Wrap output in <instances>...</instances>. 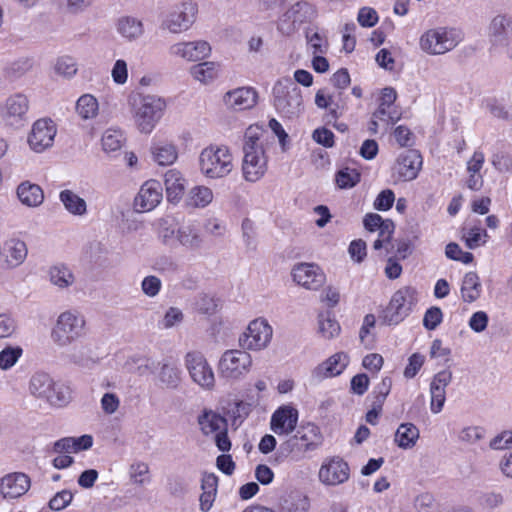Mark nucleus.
Segmentation results:
<instances>
[{"instance_id":"obj_28","label":"nucleus","mask_w":512,"mask_h":512,"mask_svg":"<svg viewBox=\"0 0 512 512\" xmlns=\"http://www.w3.org/2000/svg\"><path fill=\"white\" fill-rule=\"evenodd\" d=\"M512 34V18L507 14H498L488 26V38L495 47L504 46Z\"/></svg>"},{"instance_id":"obj_17","label":"nucleus","mask_w":512,"mask_h":512,"mask_svg":"<svg viewBox=\"0 0 512 512\" xmlns=\"http://www.w3.org/2000/svg\"><path fill=\"white\" fill-rule=\"evenodd\" d=\"M209 42L203 39L180 40L171 44L168 54L171 58L184 62H200L211 55Z\"/></svg>"},{"instance_id":"obj_27","label":"nucleus","mask_w":512,"mask_h":512,"mask_svg":"<svg viewBox=\"0 0 512 512\" xmlns=\"http://www.w3.org/2000/svg\"><path fill=\"white\" fill-rule=\"evenodd\" d=\"M349 364V356L344 352H337L316 366L312 377L316 380L331 378L340 375Z\"/></svg>"},{"instance_id":"obj_19","label":"nucleus","mask_w":512,"mask_h":512,"mask_svg":"<svg viewBox=\"0 0 512 512\" xmlns=\"http://www.w3.org/2000/svg\"><path fill=\"white\" fill-rule=\"evenodd\" d=\"M56 134L57 126L54 121L41 118L33 123L27 143L32 151L42 153L52 147Z\"/></svg>"},{"instance_id":"obj_8","label":"nucleus","mask_w":512,"mask_h":512,"mask_svg":"<svg viewBox=\"0 0 512 512\" xmlns=\"http://www.w3.org/2000/svg\"><path fill=\"white\" fill-rule=\"evenodd\" d=\"M419 301L418 290L413 286H403L392 295L383 310L382 319L387 325H397L406 319Z\"/></svg>"},{"instance_id":"obj_7","label":"nucleus","mask_w":512,"mask_h":512,"mask_svg":"<svg viewBox=\"0 0 512 512\" xmlns=\"http://www.w3.org/2000/svg\"><path fill=\"white\" fill-rule=\"evenodd\" d=\"M273 106L282 117L293 119L304 110L301 89L289 78L278 80L272 89Z\"/></svg>"},{"instance_id":"obj_38","label":"nucleus","mask_w":512,"mask_h":512,"mask_svg":"<svg viewBox=\"0 0 512 512\" xmlns=\"http://www.w3.org/2000/svg\"><path fill=\"white\" fill-rule=\"evenodd\" d=\"M420 437L419 429L413 423H402L398 426L394 442L395 444L404 450L412 449Z\"/></svg>"},{"instance_id":"obj_31","label":"nucleus","mask_w":512,"mask_h":512,"mask_svg":"<svg viewBox=\"0 0 512 512\" xmlns=\"http://www.w3.org/2000/svg\"><path fill=\"white\" fill-rule=\"evenodd\" d=\"M93 445V438L90 435L80 437H64L53 444V452L58 454L77 453L87 450Z\"/></svg>"},{"instance_id":"obj_11","label":"nucleus","mask_w":512,"mask_h":512,"mask_svg":"<svg viewBox=\"0 0 512 512\" xmlns=\"http://www.w3.org/2000/svg\"><path fill=\"white\" fill-rule=\"evenodd\" d=\"M198 14V6L192 1L178 3L162 16L160 27L171 34H182L191 29Z\"/></svg>"},{"instance_id":"obj_1","label":"nucleus","mask_w":512,"mask_h":512,"mask_svg":"<svg viewBox=\"0 0 512 512\" xmlns=\"http://www.w3.org/2000/svg\"><path fill=\"white\" fill-rule=\"evenodd\" d=\"M86 335L85 316L76 310L61 312L50 331L52 343L60 349H66L64 359L80 367H89L93 363L91 348L79 342Z\"/></svg>"},{"instance_id":"obj_54","label":"nucleus","mask_w":512,"mask_h":512,"mask_svg":"<svg viewBox=\"0 0 512 512\" xmlns=\"http://www.w3.org/2000/svg\"><path fill=\"white\" fill-rule=\"evenodd\" d=\"M395 225L392 220L386 219V224H383L378 231V238L373 243L374 250L382 249L386 244H389L394 234Z\"/></svg>"},{"instance_id":"obj_60","label":"nucleus","mask_w":512,"mask_h":512,"mask_svg":"<svg viewBox=\"0 0 512 512\" xmlns=\"http://www.w3.org/2000/svg\"><path fill=\"white\" fill-rule=\"evenodd\" d=\"M130 477L136 484H146L150 481L149 467L144 462L133 463L130 467Z\"/></svg>"},{"instance_id":"obj_35","label":"nucleus","mask_w":512,"mask_h":512,"mask_svg":"<svg viewBox=\"0 0 512 512\" xmlns=\"http://www.w3.org/2000/svg\"><path fill=\"white\" fill-rule=\"evenodd\" d=\"M59 200L69 214L78 217H83L87 214V203L85 199L80 197L73 190L64 189L60 191Z\"/></svg>"},{"instance_id":"obj_24","label":"nucleus","mask_w":512,"mask_h":512,"mask_svg":"<svg viewBox=\"0 0 512 512\" xmlns=\"http://www.w3.org/2000/svg\"><path fill=\"white\" fill-rule=\"evenodd\" d=\"M298 417V410L293 406H280L271 416L270 428L278 436H287L295 430Z\"/></svg>"},{"instance_id":"obj_16","label":"nucleus","mask_w":512,"mask_h":512,"mask_svg":"<svg viewBox=\"0 0 512 512\" xmlns=\"http://www.w3.org/2000/svg\"><path fill=\"white\" fill-rule=\"evenodd\" d=\"M185 367L192 381L202 389L210 391L215 387L214 371L201 352H188L185 356Z\"/></svg>"},{"instance_id":"obj_26","label":"nucleus","mask_w":512,"mask_h":512,"mask_svg":"<svg viewBox=\"0 0 512 512\" xmlns=\"http://www.w3.org/2000/svg\"><path fill=\"white\" fill-rule=\"evenodd\" d=\"M422 166V157L416 150H408L400 154L394 167L398 179L402 181L414 180Z\"/></svg>"},{"instance_id":"obj_56","label":"nucleus","mask_w":512,"mask_h":512,"mask_svg":"<svg viewBox=\"0 0 512 512\" xmlns=\"http://www.w3.org/2000/svg\"><path fill=\"white\" fill-rule=\"evenodd\" d=\"M485 430L478 426H467L458 433V440L466 444H475L483 439Z\"/></svg>"},{"instance_id":"obj_48","label":"nucleus","mask_w":512,"mask_h":512,"mask_svg":"<svg viewBox=\"0 0 512 512\" xmlns=\"http://www.w3.org/2000/svg\"><path fill=\"white\" fill-rule=\"evenodd\" d=\"M23 352L20 346H5L0 351V370L8 371L12 369L22 357Z\"/></svg>"},{"instance_id":"obj_45","label":"nucleus","mask_w":512,"mask_h":512,"mask_svg":"<svg viewBox=\"0 0 512 512\" xmlns=\"http://www.w3.org/2000/svg\"><path fill=\"white\" fill-rule=\"evenodd\" d=\"M315 105L319 109H328L333 119H338L343 114V107L333 103V97L326 89H319L315 94Z\"/></svg>"},{"instance_id":"obj_29","label":"nucleus","mask_w":512,"mask_h":512,"mask_svg":"<svg viewBox=\"0 0 512 512\" xmlns=\"http://www.w3.org/2000/svg\"><path fill=\"white\" fill-rule=\"evenodd\" d=\"M115 30L126 42H136L145 34L143 21L135 16L124 15L116 19Z\"/></svg>"},{"instance_id":"obj_10","label":"nucleus","mask_w":512,"mask_h":512,"mask_svg":"<svg viewBox=\"0 0 512 512\" xmlns=\"http://www.w3.org/2000/svg\"><path fill=\"white\" fill-rule=\"evenodd\" d=\"M397 92L392 87H385L381 90L378 99V107L373 112L370 122L368 123V131L376 134L380 127L388 129L401 118V110L395 104Z\"/></svg>"},{"instance_id":"obj_62","label":"nucleus","mask_w":512,"mask_h":512,"mask_svg":"<svg viewBox=\"0 0 512 512\" xmlns=\"http://www.w3.org/2000/svg\"><path fill=\"white\" fill-rule=\"evenodd\" d=\"M111 77L115 84L124 85L128 81V65L124 59H117L111 69Z\"/></svg>"},{"instance_id":"obj_63","label":"nucleus","mask_w":512,"mask_h":512,"mask_svg":"<svg viewBox=\"0 0 512 512\" xmlns=\"http://www.w3.org/2000/svg\"><path fill=\"white\" fill-rule=\"evenodd\" d=\"M121 401L117 394L106 392L100 399V406L104 414L112 415L116 413L120 407Z\"/></svg>"},{"instance_id":"obj_49","label":"nucleus","mask_w":512,"mask_h":512,"mask_svg":"<svg viewBox=\"0 0 512 512\" xmlns=\"http://www.w3.org/2000/svg\"><path fill=\"white\" fill-rule=\"evenodd\" d=\"M361 175L354 169L345 167L340 169L335 175V183L340 189H350L360 182Z\"/></svg>"},{"instance_id":"obj_41","label":"nucleus","mask_w":512,"mask_h":512,"mask_svg":"<svg viewBox=\"0 0 512 512\" xmlns=\"http://www.w3.org/2000/svg\"><path fill=\"white\" fill-rule=\"evenodd\" d=\"M181 245L195 250L202 246L203 239L199 229L194 224H185L177 228V239Z\"/></svg>"},{"instance_id":"obj_61","label":"nucleus","mask_w":512,"mask_h":512,"mask_svg":"<svg viewBox=\"0 0 512 512\" xmlns=\"http://www.w3.org/2000/svg\"><path fill=\"white\" fill-rule=\"evenodd\" d=\"M17 331V322L9 313L0 314V339L11 338Z\"/></svg>"},{"instance_id":"obj_37","label":"nucleus","mask_w":512,"mask_h":512,"mask_svg":"<svg viewBox=\"0 0 512 512\" xmlns=\"http://www.w3.org/2000/svg\"><path fill=\"white\" fill-rule=\"evenodd\" d=\"M301 441V446L305 451L315 449L322 441V436L318 426L308 423L297 431V434L288 440V444L293 441Z\"/></svg>"},{"instance_id":"obj_40","label":"nucleus","mask_w":512,"mask_h":512,"mask_svg":"<svg viewBox=\"0 0 512 512\" xmlns=\"http://www.w3.org/2000/svg\"><path fill=\"white\" fill-rule=\"evenodd\" d=\"M17 196L20 202L28 207H37L44 200L41 187L30 182H23L18 186Z\"/></svg>"},{"instance_id":"obj_12","label":"nucleus","mask_w":512,"mask_h":512,"mask_svg":"<svg viewBox=\"0 0 512 512\" xmlns=\"http://www.w3.org/2000/svg\"><path fill=\"white\" fill-rule=\"evenodd\" d=\"M198 424L205 436H212L214 438L215 444L220 451L228 452L231 449V441L228 437V423L225 417L211 409H204L198 416Z\"/></svg>"},{"instance_id":"obj_47","label":"nucleus","mask_w":512,"mask_h":512,"mask_svg":"<svg viewBox=\"0 0 512 512\" xmlns=\"http://www.w3.org/2000/svg\"><path fill=\"white\" fill-rule=\"evenodd\" d=\"M7 258L12 266H18L27 257V246L24 241L19 239H11L7 242Z\"/></svg>"},{"instance_id":"obj_53","label":"nucleus","mask_w":512,"mask_h":512,"mask_svg":"<svg viewBox=\"0 0 512 512\" xmlns=\"http://www.w3.org/2000/svg\"><path fill=\"white\" fill-rule=\"evenodd\" d=\"M184 320V314L178 307H169L164 313L161 320L158 321V326L161 329H171L180 325Z\"/></svg>"},{"instance_id":"obj_58","label":"nucleus","mask_w":512,"mask_h":512,"mask_svg":"<svg viewBox=\"0 0 512 512\" xmlns=\"http://www.w3.org/2000/svg\"><path fill=\"white\" fill-rule=\"evenodd\" d=\"M443 321V312L439 307L432 306L426 310L423 317V326L427 330H435Z\"/></svg>"},{"instance_id":"obj_23","label":"nucleus","mask_w":512,"mask_h":512,"mask_svg":"<svg viewBox=\"0 0 512 512\" xmlns=\"http://www.w3.org/2000/svg\"><path fill=\"white\" fill-rule=\"evenodd\" d=\"M453 374L449 369L436 373L430 383V410L433 414L442 411L446 401V388L452 382Z\"/></svg>"},{"instance_id":"obj_2","label":"nucleus","mask_w":512,"mask_h":512,"mask_svg":"<svg viewBox=\"0 0 512 512\" xmlns=\"http://www.w3.org/2000/svg\"><path fill=\"white\" fill-rule=\"evenodd\" d=\"M267 132L259 125H250L243 138L242 174L247 182H257L265 175L268 166Z\"/></svg>"},{"instance_id":"obj_5","label":"nucleus","mask_w":512,"mask_h":512,"mask_svg":"<svg viewBox=\"0 0 512 512\" xmlns=\"http://www.w3.org/2000/svg\"><path fill=\"white\" fill-rule=\"evenodd\" d=\"M463 40L462 32L453 27L437 26L425 30L419 37V48L430 56L444 55Z\"/></svg>"},{"instance_id":"obj_44","label":"nucleus","mask_w":512,"mask_h":512,"mask_svg":"<svg viewBox=\"0 0 512 512\" xmlns=\"http://www.w3.org/2000/svg\"><path fill=\"white\" fill-rule=\"evenodd\" d=\"M462 240L469 249H476L487 243L488 234L482 226L473 225L463 229Z\"/></svg>"},{"instance_id":"obj_30","label":"nucleus","mask_w":512,"mask_h":512,"mask_svg":"<svg viewBox=\"0 0 512 512\" xmlns=\"http://www.w3.org/2000/svg\"><path fill=\"white\" fill-rule=\"evenodd\" d=\"M151 157L160 166H169L178 159V148L173 141L154 138L149 148Z\"/></svg>"},{"instance_id":"obj_25","label":"nucleus","mask_w":512,"mask_h":512,"mask_svg":"<svg viewBox=\"0 0 512 512\" xmlns=\"http://www.w3.org/2000/svg\"><path fill=\"white\" fill-rule=\"evenodd\" d=\"M30 478L24 473H10L0 480V495L7 500L17 499L27 493Z\"/></svg>"},{"instance_id":"obj_50","label":"nucleus","mask_w":512,"mask_h":512,"mask_svg":"<svg viewBox=\"0 0 512 512\" xmlns=\"http://www.w3.org/2000/svg\"><path fill=\"white\" fill-rule=\"evenodd\" d=\"M31 68V60L28 58H21L7 64L4 69V75L10 81H15L29 72Z\"/></svg>"},{"instance_id":"obj_46","label":"nucleus","mask_w":512,"mask_h":512,"mask_svg":"<svg viewBox=\"0 0 512 512\" xmlns=\"http://www.w3.org/2000/svg\"><path fill=\"white\" fill-rule=\"evenodd\" d=\"M320 334L326 339H332L340 334L341 327L331 313H321L318 317Z\"/></svg>"},{"instance_id":"obj_6","label":"nucleus","mask_w":512,"mask_h":512,"mask_svg":"<svg viewBox=\"0 0 512 512\" xmlns=\"http://www.w3.org/2000/svg\"><path fill=\"white\" fill-rule=\"evenodd\" d=\"M131 104L135 125L145 134L154 130L167 106L165 99L156 95H140Z\"/></svg>"},{"instance_id":"obj_57","label":"nucleus","mask_w":512,"mask_h":512,"mask_svg":"<svg viewBox=\"0 0 512 512\" xmlns=\"http://www.w3.org/2000/svg\"><path fill=\"white\" fill-rule=\"evenodd\" d=\"M73 493L68 490L64 489L59 492H57L48 502V507L52 511H61L65 509L73 500Z\"/></svg>"},{"instance_id":"obj_15","label":"nucleus","mask_w":512,"mask_h":512,"mask_svg":"<svg viewBox=\"0 0 512 512\" xmlns=\"http://www.w3.org/2000/svg\"><path fill=\"white\" fill-rule=\"evenodd\" d=\"M272 335L273 330L267 320L257 318L248 324L246 330L239 337V344L245 350L260 351L269 345Z\"/></svg>"},{"instance_id":"obj_14","label":"nucleus","mask_w":512,"mask_h":512,"mask_svg":"<svg viewBox=\"0 0 512 512\" xmlns=\"http://www.w3.org/2000/svg\"><path fill=\"white\" fill-rule=\"evenodd\" d=\"M29 99L23 93L9 96L0 108V120L15 129L23 127L28 122Z\"/></svg>"},{"instance_id":"obj_22","label":"nucleus","mask_w":512,"mask_h":512,"mask_svg":"<svg viewBox=\"0 0 512 512\" xmlns=\"http://www.w3.org/2000/svg\"><path fill=\"white\" fill-rule=\"evenodd\" d=\"M258 102V92L250 86L237 87L223 95L226 108L233 111L252 109Z\"/></svg>"},{"instance_id":"obj_36","label":"nucleus","mask_w":512,"mask_h":512,"mask_svg":"<svg viewBox=\"0 0 512 512\" xmlns=\"http://www.w3.org/2000/svg\"><path fill=\"white\" fill-rule=\"evenodd\" d=\"M214 199L213 190L205 185L193 186L187 193L185 203L188 207L203 209L209 206Z\"/></svg>"},{"instance_id":"obj_32","label":"nucleus","mask_w":512,"mask_h":512,"mask_svg":"<svg viewBox=\"0 0 512 512\" xmlns=\"http://www.w3.org/2000/svg\"><path fill=\"white\" fill-rule=\"evenodd\" d=\"M167 199L170 202H178L185 191L186 179L177 169H169L164 174Z\"/></svg>"},{"instance_id":"obj_21","label":"nucleus","mask_w":512,"mask_h":512,"mask_svg":"<svg viewBox=\"0 0 512 512\" xmlns=\"http://www.w3.org/2000/svg\"><path fill=\"white\" fill-rule=\"evenodd\" d=\"M162 198L161 183L157 180H148L140 187L134 199V208L140 213L152 211L161 203Z\"/></svg>"},{"instance_id":"obj_39","label":"nucleus","mask_w":512,"mask_h":512,"mask_svg":"<svg viewBox=\"0 0 512 512\" xmlns=\"http://www.w3.org/2000/svg\"><path fill=\"white\" fill-rule=\"evenodd\" d=\"M460 292L465 303H473L479 299L482 293V284L477 273L468 272L464 275Z\"/></svg>"},{"instance_id":"obj_34","label":"nucleus","mask_w":512,"mask_h":512,"mask_svg":"<svg viewBox=\"0 0 512 512\" xmlns=\"http://www.w3.org/2000/svg\"><path fill=\"white\" fill-rule=\"evenodd\" d=\"M48 279L58 289H68L75 282L71 268L63 263L54 264L48 269Z\"/></svg>"},{"instance_id":"obj_59","label":"nucleus","mask_w":512,"mask_h":512,"mask_svg":"<svg viewBox=\"0 0 512 512\" xmlns=\"http://www.w3.org/2000/svg\"><path fill=\"white\" fill-rule=\"evenodd\" d=\"M445 254L449 259L470 264L473 261V254L463 251L457 243H449L446 246Z\"/></svg>"},{"instance_id":"obj_13","label":"nucleus","mask_w":512,"mask_h":512,"mask_svg":"<svg viewBox=\"0 0 512 512\" xmlns=\"http://www.w3.org/2000/svg\"><path fill=\"white\" fill-rule=\"evenodd\" d=\"M317 15V7L312 2L307 0L296 1L280 17L278 30L289 35L301 25L315 20Z\"/></svg>"},{"instance_id":"obj_52","label":"nucleus","mask_w":512,"mask_h":512,"mask_svg":"<svg viewBox=\"0 0 512 512\" xmlns=\"http://www.w3.org/2000/svg\"><path fill=\"white\" fill-rule=\"evenodd\" d=\"M181 371L175 365L164 364L159 373V379L167 388H176L181 380Z\"/></svg>"},{"instance_id":"obj_18","label":"nucleus","mask_w":512,"mask_h":512,"mask_svg":"<svg viewBox=\"0 0 512 512\" xmlns=\"http://www.w3.org/2000/svg\"><path fill=\"white\" fill-rule=\"evenodd\" d=\"M350 478L349 464L339 456L324 459L319 471L318 479L327 487H336L346 483Z\"/></svg>"},{"instance_id":"obj_64","label":"nucleus","mask_w":512,"mask_h":512,"mask_svg":"<svg viewBox=\"0 0 512 512\" xmlns=\"http://www.w3.org/2000/svg\"><path fill=\"white\" fill-rule=\"evenodd\" d=\"M425 362V356L420 353H413L408 358V364L406 365L403 375L407 379L414 378L420 371Z\"/></svg>"},{"instance_id":"obj_43","label":"nucleus","mask_w":512,"mask_h":512,"mask_svg":"<svg viewBox=\"0 0 512 512\" xmlns=\"http://www.w3.org/2000/svg\"><path fill=\"white\" fill-rule=\"evenodd\" d=\"M125 142L126 137L124 132L116 128L106 129L101 138L102 149L106 153L119 151L124 146Z\"/></svg>"},{"instance_id":"obj_55","label":"nucleus","mask_w":512,"mask_h":512,"mask_svg":"<svg viewBox=\"0 0 512 512\" xmlns=\"http://www.w3.org/2000/svg\"><path fill=\"white\" fill-rule=\"evenodd\" d=\"M242 238L248 250H255L257 247L255 223L245 218L241 224Z\"/></svg>"},{"instance_id":"obj_4","label":"nucleus","mask_w":512,"mask_h":512,"mask_svg":"<svg viewBox=\"0 0 512 512\" xmlns=\"http://www.w3.org/2000/svg\"><path fill=\"white\" fill-rule=\"evenodd\" d=\"M28 392L37 400L52 406H65L70 401V389L63 383L57 382L47 372L36 371L28 381Z\"/></svg>"},{"instance_id":"obj_3","label":"nucleus","mask_w":512,"mask_h":512,"mask_svg":"<svg viewBox=\"0 0 512 512\" xmlns=\"http://www.w3.org/2000/svg\"><path fill=\"white\" fill-rule=\"evenodd\" d=\"M198 168L201 175L209 180L226 178L234 169L231 149L226 145H208L199 153Z\"/></svg>"},{"instance_id":"obj_20","label":"nucleus","mask_w":512,"mask_h":512,"mask_svg":"<svg viewBox=\"0 0 512 512\" xmlns=\"http://www.w3.org/2000/svg\"><path fill=\"white\" fill-rule=\"evenodd\" d=\"M291 275L298 285L308 290H318L326 281L323 270L314 263H298L294 265Z\"/></svg>"},{"instance_id":"obj_42","label":"nucleus","mask_w":512,"mask_h":512,"mask_svg":"<svg viewBox=\"0 0 512 512\" xmlns=\"http://www.w3.org/2000/svg\"><path fill=\"white\" fill-rule=\"evenodd\" d=\"M99 112V103L92 94H83L76 102V113L83 120L94 119Z\"/></svg>"},{"instance_id":"obj_51","label":"nucleus","mask_w":512,"mask_h":512,"mask_svg":"<svg viewBox=\"0 0 512 512\" xmlns=\"http://www.w3.org/2000/svg\"><path fill=\"white\" fill-rule=\"evenodd\" d=\"M54 70L56 74L62 77L72 78L78 71V64L74 57L70 55H63L56 59Z\"/></svg>"},{"instance_id":"obj_33","label":"nucleus","mask_w":512,"mask_h":512,"mask_svg":"<svg viewBox=\"0 0 512 512\" xmlns=\"http://www.w3.org/2000/svg\"><path fill=\"white\" fill-rule=\"evenodd\" d=\"M221 73V64L215 61H200L190 68V74L202 84H211Z\"/></svg>"},{"instance_id":"obj_9","label":"nucleus","mask_w":512,"mask_h":512,"mask_svg":"<svg viewBox=\"0 0 512 512\" xmlns=\"http://www.w3.org/2000/svg\"><path fill=\"white\" fill-rule=\"evenodd\" d=\"M253 359L245 349L226 350L218 362L220 377L228 382H237L244 379L251 371Z\"/></svg>"}]
</instances>
